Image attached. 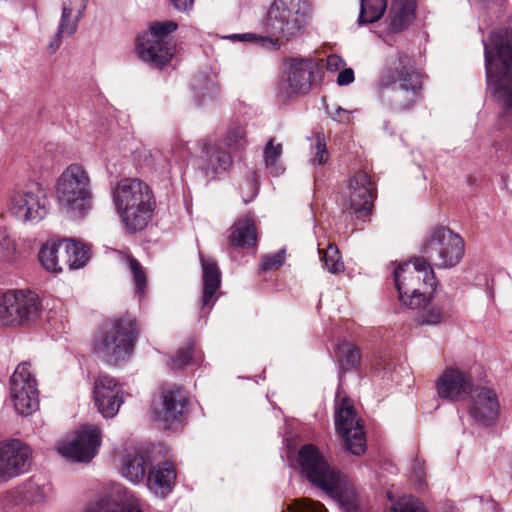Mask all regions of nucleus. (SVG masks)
Masks as SVG:
<instances>
[{
    "instance_id": "1",
    "label": "nucleus",
    "mask_w": 512,
    "mask_h": 512,
    "mask_svg": "<svg viewBox=\"0 0 512 512\" xmlns=\"http://www.w3.org/2000/svg\"><path fill=\"white\" fill-rule=\"evenodd\" d=\"M310 11L309 0H274L263 23L267 36L244 33L233 34L228 38L278 49L280 40H290L305 31Z\"/></svg>"
},
{
    "instance_id": "2",
    "label": "nucleus",
    "mask_w": 512,
    "mask_h": 512,
    "mask_svg": "<svg viewBox=\"0 0 512 512\" xmlns=\"http://www.w3.org/2000/svg\"><path fill=\"white\" fill-rule=\"evenodd\" d=\"M483 43L488 89L504 114L512 115V17L505 31Z\"/></svg>"
},
{
    "instance_id": "3",
    "label": "nucleus",
    "mask_w": 512,
    "mask_h": 512,
    "mask_svg": "<svg viewBox=\"0 0 512 512\" xmlns=\"http://www.w3.org/2000/svg\"><path fill=\"white\" fill-rule=\"evenodd\" d=\"M302 473L315 486L335 498L345 512H356L359 500L346 477L332 468L312 444L303 445L298 452Z\"/></svg>"
},
{
    "instance_id": "4",
    "label": "nucleus",
    "mask_w": 512,
    "mask_h": 512,
    "mask_svg": "<svg viewBox=\"0 0 512 512\" xmlns=\"http://www.w3.org/2000/svg\"><path fill=\"white\" fill-rule=\"evenodd\" d=\"M112 201L124 229L131 234L146 228L156 208L151 187L137 178L120 180L112 190Z\"/></svg>"
},
{
    "instance_id": "5",
    "label": "nucleus",
    "mask_w": 512,
    "mask_h": 512,
    "mask_svg": "<svg viewBox=\"0 0 512 512\" xmlns=\"http://www.w3.org/2000/svg\"><path fill=\"white\" fill-rule=\"evenodd\" d=\"M378 85L391 109L406 111L415 105L422 82L408 55L398 53L381 72Z\"/></svg>"
},
{
    "instance_id": "6",
    "label": "nucleus",
    "mask_w": 512,
    "mask_h": 512,
    "mask_svg": "<svg viewBox=\"0 0 512 512\" xmlns=\"http://www.w3.org/2000/svg\"><path fill=\"white\" fill-rule=\"evenodd\" d=\"M139 334L136 319L124 314L106 320L93 344L94 354L110 366L126 362L133 353Z\"/></svg>"
},
{
    "instance_id": "7",
    "label": "nucleus",
    "mask_w": 512,
    "mask_h": 512,
    "mask_svg": "<svg viewBox=\"0 0 512 512\" xmlns=\"http://www.w3.org/2000/svg\"><path fill=\"white\" fill-rule=\"evenodd\" d=\"M55 197L59 206L74 218H82L92 209V180L80 164L67 166L55 183Z\"/></svg>"
},
{
    "instance_id": "8",
    "label": "nucleus",
    "mask_w": 512,
    "mask_h": 512,
    "mask_svg": "<svg viewBox=\"0 0 512 512\" xmlns=\"http://www.w3.org/2000/svg\"><path fill=\"white\" fill-rule=\"evenodd\" d=\"M394 281L399 300L411 309L420 308L436 287L432 266L422 256L400 265L394 272Z\"/></svg>"
},
{
    "instance_id": "9",
    "label": "nucleus",
    "mask_w": 512,
    "mask_h": 512,
    "mask_svg": "<svg viewBox=\"0 0 512 512\" xmlns=\"http://www.w3.org/2000/svg\"><path fill=\"white\" fill-rule=\"evenodd\" d=\"M177 29L171 20L155 22L138 36L136 50L138 57L155 68L167 65L175 52V43L170 34Z\"/></svg>"
},
{
    "instance_id": "10",
    "label": "nucleus",
    "mask_w": 512,
    "mask_h": 512,
    "mask_svg": "<svg viewBox=\"0 0 512 512\" xmlns=\"http://www.w3.org/2000/svg\"><path fill=\"white\" fill-rule=\"evenodd\" d=\"M422 257L439 269L456 266L464 255V241L446 227L433 229L422 246Z\"/></svg>"
},
{
    "instance_id": "11",
    "label": "nucleus",
    "mask_w": 512,
    "mask_h": 512,
    "mask_svg": "<svg viewBox=\"0 0 512 512\" xmlns=\"http://www.w3.org/2000/svg\"><path fill=\"white\" fill-rule=\"evenodd\" d=\"M41 302L31 291L11 290L0 295V325L15 326L36 321Z\"/></svg>"
},
{
    "instance_id": "12",
    "label": "nucleus",
    "mask_w": 512,
    "mask_h": 512,
    "mask_svg": "<svg viewBox=\"0 0 512 512\" xmlns=\"http://www.w3.org/2000/svg\"><path fill=\"white\" fill-rule=\"evenodd\" d=\"M45 190L37 183L16 188L9 197V212L24 223L37 224L48 213Z\"/></svg>"
},
{
    "instance_id": "13",
    "label": "nucleus",
    "mask_w": 512,
    "mask_h": 512,
    "mask_svg": "<svg viewBox=\"0 0 512 512\" xmlns=\"http://www.w3.org/2000/svg\"><path fill=\"white\" fill-rule=\"evenodd\" d=\"M10 399L17 413L33 414L39 408L38 382L29 362L20 363L9 380Z\"/></svg>"
},
{
    "instance_id": "14",
    "label": "nucleus",
    "mask_w": 512,
    "mask_h": 512,
    "mask_svg": "<svg viewBox=\"0 0 512 512\" xmlns=\"http://www.w3.org/2000/svg\"><path fill=\"white\" fill-rule=\"evenodd\" d=\"M376 197L374 182L367 172L359 171L347 182L341 194V209L344 214L365 217L371 213Z\"/></svg>"
},
{
    "instance_id": "15",
    "label": "nucleus",
    "mask_w": 512,
    "mask_h": 512,
    "mask_svg": "<svg viewBox=\"0 0 512 512\" xmlns=\"http://www.w3.org/2000/svg\"><path fill=\"white\" fill-rule=\"evenodd\" d=\"M335 428L352 454L361 455L366 451L363 421L357 416L351 400L346 397L342 399L341 403L336 404Z\"/></svg>"
},
{
    "instance_id": "16",
    "label": "nucleus",
    "mask_w": 512,
    "mask_h": 512,
    "mask_svg": "<svg viewBox=\"0 0 512 512\" xmlns=\"http://www.w3.org/2000/svg\"><path fill=\"white\" fill-rule=\"evenodd\" d=\"M100 444L99 429L94 425H84L73 440L59 443L57 450L71 461L88 462L97 454Z\"/></svg>"
},
{
    "instance_id": "17",
    "label": "nucleus",
    "mask_w": 512,
    "mask_h": 512,
    "mask_svg": "<svg viewBox=\"0 0 512 512\" xmlns=\"http://www.w3.org/2000/svg\"><path fill=\"white\" fill-rule=\"evenodd\" d=\"M31 450L19 440L0 442V484L25 473L31 463Z\"/></svg>"
},
{
    "instance_id": "18",
    "label": "nucleus",
    "mask_w": 512,
    "mask_h": 512,
    "mask_svg": "<svg viewBox=\"0 0 512 512\" xmlns=\"http://www.w3.org/2000/svg\"><path fill=\"white\" fill-rule=\"evenodd\" d=\"M473 387L471 374L457 367H447L436 381L437 395L451 402L467 399Z\"/></svg>"
},
{
    "instance_id": "19",
    "label": "nucleus",
    "mask_w": 512,
    "mask_h": 512,
    "mask_svg": "<svg viewBox=\"0 0 512 512\" xmlns=\"http://www.w3.org/2000/svg\"><path fill=\"white\" fill-rule=\"evenodd\" d=\"M123 389L119 382L108 374H100L93 387L94 402L104 418H113L124 402Z\"/></svg>"
},
{
    "instance_id": "20",
    "label": "nucleus",
    "mask_w": 512,
    "mask_h": 512,
    "mask_svg": "<svg viewBox=\"0 0 512 512\" xmlns=\"http://www.w3.org/2000/svg\"><path fill=\"white\" fill-rule=\"evenodd\" d=\"M87 2V0L63 1L60 22L52 41L48 45L50 53H54L60 47L63 38L72 37L76 33L78 24L84 16Z\"/></svg>"
},
{
    "instance_id": "21",
    "label": "nucleus",
    "mask_w": 512,
    "mask_h": 512,
    "mask_svg": "<svg viewBox=\"0 0 512 512\" xmlns=\"http://www.w3.org/2000/svg\"><path fill=\"white\" fill-rule=\"evenodd\" d=\"M314 62L309 59H291L287 63L281 91L287 96L306 94L311 88Z\"/></svg>"
},
{
    "instance_id": "22",
    "label": "nucleus",
    "mask_w": 512,
    "mask_h": 512,
    "mask_svg": "<svg viewBox=\"0 0 512 512\" xmlns=\"http://www.w3.org/2000/svg\"><path fill=\"white\" fill-rule=\"evenodd\" d=\"M161 399L155 414L166 428H170L175 422L181 421L188 399L185 391L178 387L163 389Z\"/></svg>"
},
{
    "instance_id": "23",
    "label": "nucleus",
    "mask_w": 512,
    "mask_h": 512,
    "mask_svg": "<svg viewBox=\"0 0 512 512\" xmlns=\"http://www.w3.org/2000/svg\"><path fill=\"white\" fill-rule=\"evenodd\" d=\"M497 394L490 388L478 387L471 397V416L481 424L493 422L499 414Z\"/></svg>"
},
{
    "instance_id": "24",
    "label": "nucleus",
    "mask_w": 512,
    "mask_h": 512,
    "mask_svg": "<svg viewBox=\"0 0 512 512\" xmlns=\"http://www.w3.org/2000/svg\"><path fill=\"white\" fill-rule=\"evenodd\" d=\"M84 512H143L140 500L123 490L116 498H99L89 502Z\"/></svg>"
},
{
    "instance_id": "25",
    "label": "nucleus",
    "mask_w": 512,
    "mask_h": 512,
    "mask_svg": "<svg viewBox=\"0 0 512 512\" xmlns=\"http://www.w3.org/2000/svg\"><path fill=\"white\" fill-rule=\"evenodd\" d=\"M232 163L230 154L222 149L220 143L205 140L202 146L201 169L206 175L227 170Z\"/></svg>"
},
{
    "instance_id": "26",
    "label": "nucleus",
    "mask_w": 512,
    "mask_h": 512,
    "mask_svg": "<svg viewBox=\"0 0 512 512\" xmlns=\"http://www.w3.org/2000/svg\"><path fill=\"white\" fill-rule=\"evenodd\" d=\"M203 293L201 303L203 309L211 310L215 302V294L221 285V273L215 260L201 257Z\"/></svg>"
},
{
    "instance_id": "27",
    "label": "nucleus",
    "mask_w": 512,
    "mask_h": 512,
    "mask_svg": "<svg viewBox=\"0 0 512 512\" xmlns=\"http://www.w3.org/2000/svg\"><path fill=\"white\" fill-rule=\"evenodd\" d=\"M415 3L411 0H399L389 10L388 31L397 33L407 28L415 18Z\"/></svg>"
},
{
    "instance_id": "28",
    "label": "nucleus",
    "mask_w": 512,
    "mask_h": 512,
    "mask_svg": "<svg viewBox=\"0 0 512 512\" xmlns=\"http://www.w3.org/2000/svg\"><path fill=\"white\" fill-rule=\"evenodd\" d=\"M150 465L147 451L138 448L128 453L122 465V475L132 483L141 482Z\"/></svg>"
},
{
    "instance_id": "29",
    "label": "nucleus",
    "mask_w": 512,
    "mask_h": 512,
    "mask_svg": "<svg viewBox=\"0 0 512 512\" xmlns=\"http://www.w3.org/2000/svg\"><path fill=\"white\" fill-rule=\"evenodd\" d=\"M176 474L172 464L165 462L147 475V486L156 495L166 496L174 484Z\"/></svg>"
},
{
    "instance_id": "30",
    "label": "nucleus",
    "mask_w": 512,
    "mask_h": 512,
    "mask_svg": "<svg viewBox=\"0 0 512 512\" xmlns=\"http://www.w3.org/2000/svg\"><path fill=\"white\" fill-rule=\"evenodd\" d=\"M229 240L230 244L236 247L254 246L257 242V235L253 219L248 215L241 217L232 226Z\"/></svg>"
},
{
    "instance_id": "31",
    "label": "nucleus",
    "mask_w": 512,
    "mask_h": 512,
    "mask_svg": "<svg viewBox=\"0 0 512 512\" xmlns=\"http://www.w3.org/2000/svg\"><path fill=\"white\" fill-rule=\"evenodd\" d=\"M63 243L62 262L69 269H79L89 260V248L75 240H65Z\"/></svg>"
},
{
    "instance_id": "32",
    "label": "nucleus",
    "mask_w": 512,
    "mask_h": 512,
    "mask_svg": "<svg viewBox=\"0 0 512 512\" xmlns=\"http://www.w3.org/2000/svg\"><path fill=\"white\" fill-rule=\"evenodd\" d=\"M62 253V242H47L40 249L39 260L46 270L60 272L63 270L64 265L62 262Z\"/></svg>"
},
{
    "instance_id": "33",
    "label": "nucleus",
    "mask_w": 512,
    "mask_h": 512,
    "mask_svg": "<svg viewBox=\"0 0 512 512\" xmlns=\"http://www.w3.org/2000/svg\"><path fill=\"white\" fill-rule=\"evenodd\" d=\"M50 491L49 485L35 477L26 481L17 492L23 499L32 503H42L47 499Z\"/></svg>"
},
{
    "instance_id": "34",
    "label": "nucleus",
    "mask_w": 512,
    "mask_h": 512,
    "mask_svg": "<svg viewBox=\"0 0 512 512\" xmlns=\"http://www.w3.org/2000/svg\"><path fill=\"white\" fill-rule=\"evenodd\" d=\"M387 7L386 0H361L358 23H373L378 21Z\"/></svg>"
},
{
    "instance_id": "35",
    "label": "nucleus",
    "mask_w": 512,
    "mask_h": 512,
    "mask_svg": "<svg viewBox=\"0 0 512 512\" xmlns=\"http://www.w3.org/2000/svg\"><path fill=\"white\" fill-rule=\"evenodd\" d=\"M336 356L342 371H348L356 368L361 358L360 352L356 346L347 342L337 345Z\"/></svg>"
},
{
    "instance_id": "36",
    "label": "nucleus",
    "mask_w": 512,
    "mask_h": 512,
    "mask_svg": "<svg viewBox=\"0 0 512 512\" xmlns=\"http://www.w3.org/2000/svg\"><path fill=\"white\" fill-rule=\"evenodd\" d=\"M282 154V145H274V140L270 139L265 146L264 160L266 168L270 171L273 176H279L284 168L279 163V158Z\"/></svg>"
},
{
    "instance_id": "37",
    "label": "nucleus",
    "mask_w": 512,
    "mask_h": 512,
    "mask_svg": "<svg viewBox=\"0 0 512 512\" xmlns=\"http://www.w3.org/2000/svg\"><path fill=\"white\" fill-rule=\"evenodd\" d=\"M16 244L6 227L0 226V264H11L15 260Z\"/></svg>"
},
{
    "instance_id": "38",
    "label": "nucleus",
    "mask_w": 512,
    "mask_h": 512,
    "mask_svg": "<svg viewBox=\"0 0 512 512\" xmlns=\"http://www.w3.org/2000/svg\"><path fill=\"white\" fill-rule=\"evenodd\" d=\"M321 258L329 272L339 273L344 270V264L340 260L339 251L335 245L329 244Z\"/></svg>"
},
{
    "instance_id": "39",
    "label": "nucleus",
    "mask_w": 512,
    "mask_h": 512,
    "mask_svg": "<svg viewBox=\"0 0 512 512\" xmlns=\"http://www.w3.org/2000/svg\"><path fill=\"white\" fill-rule=\"evenodd\" d=\"M128 263L130 267V271L132 273L134 283L136 286V291L140 296L144 295L147 278L146 274L143 271V267L141 264L132 256L128 257Z\"/></svg>"
},
{
    "instance_id": "40",
    "label": "nucleus",
    "mask_w": 512,
    "mask_h": 512,
    "mask_svg": "<svg viewBox=\"0 0 512 512\" xmlns=\"http://www.w3.org/2000/svg\"><path fill=\"white\" fill-rule=\"evenodd\" d=\"M392 512H427V510L418 498L405 495L394 505Z\"/></svg>"
},
{
    "instance_id": "41",
    "label": "nucleus",
    "mask_w": 512,
    "mask_h": 512,
    "mask_svg": "<svg viewBox=\"0 0 512 512\" xmlns=\"http://www.w3.org/2000/svg\"><path fill=\"white\" fill-rule=\"evenodd\" d=\"M428 299L425 303H423L420 307H423V312L421 315L420 322L422 324L435 325L441 322L442 320V312L440 308L435 306H428Z\"/></svg>"
},
{
    "instance_id": "42",
    "label": "nucleus",
    "mask_w": 512,
    "mask_h": 512,
    "mask_svg": "<svg viewBox=\"0 0 512 512\" xmlns=\"http://www.w3.org/2000/svg\"><path fill=\"white\" fill-rule=\"evenodd\" d=\"M285 261V251L281 250L274 254L265 255L260 263V269L263 271L276 269Z\"/></svg>"
},
{
    "instance_id": "43",
    "label": "nucleus",
    "mask_w": 512,
    "mask_h": 512,
    "mask_svg": "<svg viewBox=\"0 0 512 512\" xmlns=\"http://www.w3.org/2000/svg\"><path fill=\"white\" fill-rule=\"evenodd\" d=\"M193 346L191 344L178 350L174 358L171 359L170 366L174 369H181L189 364L192 359Z\"/></svg>"
},
{
    "instance_id": "44",
    "label": "nucleus",
    "mask_w": 512,
    "mask_h": 512,
    "mask_svg": "<svg viewBox=\"0 0 512 512\" xmlns=\"http://www.w3.org/2000/svg\"><path fill=\"white\" fill-rule=\"evenodd\" d=\"M226 144L227 146L238 149L243 146L245 143V131L240 126L232 127L228 130L226 136Z\"/></svg>"
},
{
    "instance_id": "45",
    "label": "nucleus",
    "mask_w": 512,
    "mask_h": 512,
    "mask_svg": "<svg viewBox=\"0 0 512 512\" xmlns=\"http://www.w3.org/2000/svg\"><path fill=\"white\" fill-rule=\"evenodd\" d=\"M328 159L325 139L321 134L316 135L315 156L311 159L313 164H325Z\"/></svg>"
},
{
    "instance_id": "46",
    "label": "nucleus",
    "mask_w": 512,
    "mask_h": 512,
    "mask_svg": "<svg viewBox=\"0 0 512 512\" xmlns=\"http://www.w3.org/2000/svg\"><path fill=\"white\" fill-rule=\"evenodd\" d=\"M411 470L415 484L418 486V488H423L425 485L424 463L416 459L413 463H411Z\"/></svg>"
},
{
    "instance_id": "47",
    "label": "nucleus",
    "mask_w": 512,
    "mask_h": 512,
    "mask_svg": "<svg viewBox=\"0 0 512 512\" xmlns=\"http://www.w3.org/2000/svg\"><path fill=\"white\" fill-rule=\"evenodd\" d=\"M352 111L346 110L340 106L335 109V112H330L331 118L342 124H347L352 121Z\"/></svg>"
},
{
    "instance_id": "48",
    "label": "nucleus",
    "mask_w": 512,
    "mask_h": 512,
    "mask_svg": "<svg viewBox=\"0 0 512 512\" xmlns=\"http://www.w3.org/2000/svg\"><path fill=\"white\" fill-rule=\"evenodd\" d=\"M343 65H344L343 59L336 54H331L326 59V68L330 72L338 71L340 68L343 67Z\"/></svg>"
},
{
    "instance_id": "49",
    "label": "nucleus",
    "mask_w": 512,
    "mask_h": 512,
    "mask_svg": "<svg viewBox=\"0 0 512 512\" xmlns=\"http://www.w3.org/2000/svg\"><path fill=\"white\" fill-rule=\"evenodd\" d=\"M354 81V71L351 68H346L340 71L337 76V83L340 86L349 85Z\"/></svg>"
},
{
    "instance_id": "50",
    "label": "nucleus",
    "mask_w": 512,
    "mask_h": 512,
    "mask_svg": "<svg viewBox=\"0 0 512 512\" xmlns=\"http://www.w3.org/2000/svg\"><path fill=\"white\" fill-rule=\"evenodd\" d=\"M171 5L178 11L188 12L194 5V0H169Z\"/></svg>"
},
{
    "instance_id": "51",
    "label": "nucleus",
    "mask_w": 512,
    "mask_h": 512,
    "mask_svg": "<svg viewBox=\"0 0 512 512\" xmlns=\"http://www.w3.org/2000/svg\"><path fill=\"white\" fill-rule=\"evenodd\" d=\"M506 185L509 188V190L512 192V180L508 179L506 182Z\"/></svg>"
}]
</instances>
